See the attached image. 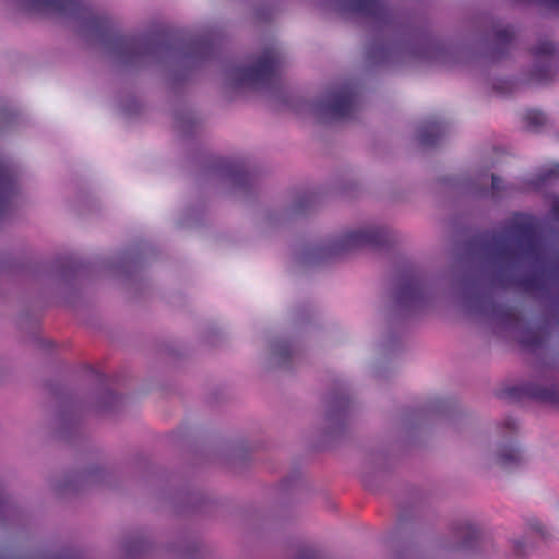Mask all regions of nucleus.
I'll return each instance as SVG.
<instances>
[{
	"mask_svg": "<svg viewBox=\"0 0 559 559\" xmlns=\"http://www.w3.org/2000/svg\"><path fill=\"white\" fill-rule=\"evenodd\" d=\"M348 99L343 94H329L319 100L313 112L321 118H337L345 114Z\"/></svg>",
	"mask_w": 559,
	"mask_h": 559,
	"instance_id": "obj_1",
	"label": "nucleus"
},
{
	"mask_svg": "<svg viewBox=\"0 0 559 559\" xmlns=\"http://www.w3.org/2000/svg\"><path fill=\"white\" fill-rule=\"evenodd\" d=\"M372 238L371 231L366 228H355L341 234L336 239L337 250H350L369 242Z\"/></svg>",
	"mask_w": 559,
	"mask_h": 559,
	"instance_id": "obj_2",
	"label": "nucleus"
},
{
	"mask_svg": "<svg viewBox=\"0 0 559 559\" xmlns=\"http://www.w3.org/2000/svg\"><path fill=\"white\" fill-rule=\"evenodd\" d=\"M259 76V71L254 69L238 70L233 74V84L237 86H250Z\"/></svg>",
	"mask_w": 559,
	"mask_h": 559,
	"instance_id": "obj_3",
	"label": "nucleus"
},
{
	"mask_svg": "<svg viewBox=\"0 0 559 559\" xmlns=\"http://www.w3.org/2000/svg\"><path fill=\"white\" fill-rule=\"evenodd\" d=\"M20 186L17 181L0 182V201H7L17 193Z\"/></svg>",
	"mask_w": 559,
	"mask_h": 559,
	"instance_id": "obj_4",
	"label": "nucleus"
},
{
	"mask_svg": "<svg viewBox=\"0 0 559 559\" xmlns=\"http://www.w3.org/2000/svg\"><path fill=\"white\" fill-rule=\"evenodd\" d=\"M53 0H20L21 4L27 9L39 10L49 5Z\"/></svg>",
	"mask_w": 559,
	"mask_h": 559,
	"instance_id": "obj_5",
	"label": "nucleus"
},
{
	"mask_svg": "<svg viewBox=\"0 0 559 559\" xmlns=\"http://www.w3.org/2000/svg\"><path fill=\"white\" fill-rule=\"evenodd\" d=\"M521 457V453L519 449L512 448L510 449V453L507 451L501 454V461L504 464L511 463L513 461H518Z\"/></svg>",
	"mask_w": 559,
	"mask_h": 559,
	"instance_id": "obj_6",
	"label": "nucleus"
}]
</instances>
